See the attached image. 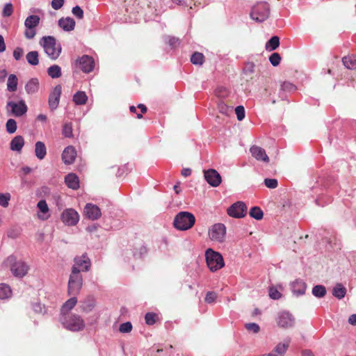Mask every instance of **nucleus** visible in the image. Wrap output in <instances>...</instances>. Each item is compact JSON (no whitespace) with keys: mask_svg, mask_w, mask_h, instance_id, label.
I'll list each match as a JSON object with an SVG mask.
<instances>
[{"mask_svg":"<svg viewBox=\"0 0 356 356\" xmlns=\"http://www.w3.org/2000/svg\"><path fill=\"white\" fill-rule=\"evenodd\" d=\"M3 265L8 268L15 277L22 278L26 276L30 269L28 264L15 254L8 256L3 261Z\"/></svg>","mask_w":356,"mask_h":356,"instance_id":"f257e3e1","label":"nucleus"},{"mask_svg":"<svg viewBox=\"0 0 356 356\" xmlns=\"http://www.w3.org/2000/svg\"><path fill=\"white\" fill-rule=\"evenodd\" d=\"M60 322L65 329L72 332L81 331L86 325L81 316L76 314L60 316Z\"/></svg>","mask_w":356,"mask_h":356,"instance_id":"f03ea898","label":"nucleus"},{"mask_svg":"<svg viewBox=\"0 0 356 356\" xmlns=\"http://www.w3.org/2000/svg\"><path fill=\"white\" fill-rule=\"evenodd\" d=\"M46 54L51 59L56 60L61 53V46L53 36H44L40 41Z\"/></svg>","mask_w":356,"mask_h":356,"instance_id":"7ed1b4c3","label":"nucleus"},{"mask_svg":"<svg viewBox=\"0 0 356 356\" xmlns=\"http://www.w3.org/2000/svg\"><path fill=\"white\" fill-rule=\"evenodd\" d=\"M270 8L265 1L257 2L251 8L250 18L257 23L266 21L270 16Z\"/></svg>","mask_w":356,"mask_h":356,"instance_id":"20e7f679","label":"nucleus"},{"mask_svg":"<svg viewBox=\"0 0 356 356\" xmlns=\"http://www.w3.org/2000/svg\"><path fill=\"white\" fill-rule=\"evenodd\" d=\"M195 222V218L192 213L180 211L175 216L173 225L178 230L186 231L191 229Z\"/></svg>","mask_w":356,"mask_h":356,"instance_id":"39448f33","label":"nucleus"},{"mask_svg":"<svg viewBox=\"0 0 356 356\" xmlns=\"http://www.w3.org/2000/svg\"><path fill=\"white\" fill-rule=\"evenodd\" d=\"M205 257L209 268L215 272L225 266L222 256L212 249H208L205 252Z\"/></svg>","mask_w":356,"mask_h":356,"instance_id":"423d86ee","label":"nucleus"},{"mask_svg":"<svg viewBox=\"0 0 356 356\" xmlns=\"http://www.w3.org/2000/svg\"><path fill=\"white\" fill-rule=\"evenodd\" d=\"M83 286V277L81 273L75 271V268H72L68 281V294L76 296L79 293Z\"/></svg>","mask_w":356,"mask_h":356,"instance_id":"0eeeda50","label":"nucleus"},{"mask_svg":"<svg viewBox=\"0 0 356 356\" xmlns=\"http://www.w3.org/2000/svg\"><path fill=\"white\" fill-rule=\"evenodd\" d=\"M6 109L8 112L15 117H22L28 111V107L24 100L17 102L9 101L6 104Z\"/></svg>","mask_w":356,"mask_h":356,"instance_id":"6e6552de","label":"nucleus"},{"mask_svg":"<svg viewBox=\"0 0 356 356\" xmlns=\"http://www.w3.org/2000/svg\"><path fill=\"white\" fill-rule=\"evenodd\" d=\"M40 17L38 15H32L26 17L24 22L26 30L24 35L27 39H33L35 34V28L40 23Z\"/></svg>","mask_w":356,"mask_h":356,"instance_id":"1a4fd4ad","label":"nucleus"},{"mask_svg":"<svg viewBox=\"0 0 356 356\" xmlns=\"http://www.w3.org/2000/svg\"><path fill=\"white\" fill-rule=\"evenodd\" d=\"M226 227L222 223H216L209 229V236L211 241L222 242L225 238Z\"/></svg>","mask_w":356,"mask_h":356,"instance_id":"9d476101","label":"nucleus"},{"mask_svg":"<svg viewBox=\"0 0 356 356\" xmlns=\"http://www.w3.org/2000/svg\"><path fill=\"white\" fill-rule=\"evenodd\" d=\"M91 261L86 253L81 256H76L74 259V264L72 268H75V271L87 272L90 269Z\"/></svg>","mask_w":356,"mask_h":356,"instance_id":"9b49d317","label":"nucleus"},{"mask_svg":"<svg viewBox=\"0 0 356 356\" xmlns=\"http://www.w3.org/2000/svg\"><path fill=\"white\" fill-rule=\"evenodd\" d=\"M75 65L83 72L89 73L95 68V60L92 57L83 55L76 60Z\"/></svg>","mask_w":356,"mask_h":356,"instance_id":"f8f14e48","label":"nucleus"},{"mask_svg":"<svg viewBox=\"0 0 356 356\" xmlns=\"http://www.w3.org/2000/svg\"><path fill=\"white\" fill-rule=\"evenodd\" d=\"M247 213V207L243 202H236L227 209V214L233 218H241Z\"/></svg>","mask_w":356,"mask_h":356,"instance_id":"ddd939ff","label":"nucleus"},{"mask_svg":"<svg viewBox=\"0 0 356 356\" xmlns=\"http://www.w3.org/2000/svg\"><path fill=\"white\" fill-rule=\"evenodd\" d=\"M277 325L282 328H289L294 325L295 318L293 316L286 311L280 312L276 318Z\"/></svg>","mask_w":356,"mask_h":356,"instance_id":"4468645a","label":"nucleus"},{"mask_svg":"<svg viewBox=\"0 0 356 356\" xmlns=\"http://www.w3.org/2000/svg\"><path fill=\"white\" fill-rule=\"evenodd\" d=\"M62 221L68 226L76 225L79 220V215L73 209H67L61 214Z\"/></svg>","mask_w":356,"mask_h":356,"instance_id":"2eb2a0df","label":"nucleus"},{"mask_svg":"<svg viewBox=\"0 0 356 356\" xmlns=\"http://www.w3.org/2000/svg\"><path fill=\"white\" fill-rule=\"evenodd\" d=\"M61 92L62 87L60 85L56 86L50 92L48 99V104L51 111H55L58 108Z\"/></svg>","mask_w":356,"mask_h":356,"instance_id":"dca6fc26","label":"nucleus"},{"mask_svg":"<svg viewBox=\"0 0 356 356\" xmlns=\"http://www.w3.org/2000/svg\"><path fill=\"white\" fill-rule=\"evenodd\" d=\"M204 177L207 183L213 187L218 186L222 181L220 174L214 169L204 170Z\"/></svg>","mask_w":356,"mask_h":356,"instance_id":"f3484780","label":"nucleus"},{"mask_svg":"<svg viewBox=\"0 0 356 356\" xmlns=\"http://www.w3.org/2000/svg\"><path fill=\"white\" fill-rule=\"evenodd\" d=\"M85 216L91 220H97L101 216L100 209L91 203H88L84 208Z\"/></svg>","mask_w":356,"mask_h":356,"instance_id":"a211bd4d","label":"nucleus"},{"mask_svg":"<svg viewBox=\"0 0 356 356\" xmlns=\"http://www.w3.org/2000/svg\"><path fill=\"white\" fill-rule=\"evenodd\" d=\"M291 288L293 295L300 296L305 293L307 285L303 280L298 279L291 284Z\"/></svg>","mask_w":356,"mask_h":356,"instance_id":"6ab92c4d","label":"nucleus"},{"mask_svg":"<svg viewBox=\"0 0 356 356\" xmlns=\"http://www.w3.org/2000/svg\"><path fill=\"white\" fill-rule=\"evenodd\" d=\"M250 151L252 156L257 161H261L266 163L269 161V158L266 154L265 149L261 147L254 145L250 147Z\"/></svg>","mask_w":356,"mask_h":356,"instance_id":"aec40b11","label":"nucleus"},{"mask_svg":"<svg viewBox=\"0 0 356 356\" xmlns=\"http://www.w3.org/2000/svg\"><path fill=\"white\" fill-rule=\"evenodd\" d=\"M76 152L72 146L65 147L62 153V159L65 164H72L76 158Z\"/></svg>","mask_w":356,"mask_h":356,"instance_id":"412c9836","label":"nucleus"},{"mask_svg":"<svg viewBox=\"0 0 356 356\" xmlns=\"http://www.w3.org/2000/svg\"><path fill=\"white\" fill-rule=\"evenodd\" d=\"M95 306V300L92 296H88L80 302V308L83 312H91Z\"/></svg>","mask_w":356,"mask_h":356,"instance_id":"4be33fe9","label":"nucleus"},{"mask_svg":"<svg viewBox=\"0 0 356 356\" xmlns=\"http://www.w3.org/2000/svg\"><path fill=\"white\" fill-rule=\"evenodd\" d=\"M77 303V298L74 296L71 298L68 299L62 306L60 309V315H68L70 314V311L75 307Z\"/></svg>","mask_w":356,"mask_h":356,"instance_id":"5701e85b","label":"nucleus"},{"mask_svg":"<svg viewBox=\"0 0 356 356\" xmlns=\"http://www.w3.org/2000/svg\"><path fill=\"white\" fill-rule=\"evenodd\" d=\"M65 182L68 188L76 190L79 188V179L74 173H70L65 177Z\"/></svg>","mask_w":356,"mask_h":356,"instance_id":"b1692460","label":"nucleus"},{"mask_svg":"<svg viewBox=\"0 0 356 356\" xmlns=\"http://www.w3.org/2000/svg\"><path fill=\"white\" fill-rule=\"evenodd\" d=\"M39 88L40 83L37 78L31 79L25 85V90L29 95H33L38 92Z\"/></svg>","mask_w":356,"mask_h":356,"instance_id":"393cba45","label":"nucleus"},{"mask_svg":"<svg viewBox=\"0 0 356 356\" xmlns=\"http://www.w3.org/2000/svg\"><path fill=\"white\" fill-rule=\"evenodd\" d=\"M58 25L65 31H71L75 27V21L72 17H67L58 20Z\"/></svg>","mask_w":356,"mask_h":356,"instance_id":"a878e982","label":"nucleus"},{"mask_svg":"<svg viewBox=\"0 0 356 356\" xmlns=\"http://www.w3.org/2000/svg\"><path fill=\"white\" fill-rule=\"evenodd\" d=\"M24 145V140L22 136H17L12 139L10 143V148L13 151L20 152Z\"/></svg>","mask_w":356,"mask_h":356,"instance_id":"bb28decb","label":"nucleus"},{"mask_svg":"<svg viewBox=\"0 0 356 356\" xmlns=\"http://www.w3.org/2000/svg\"><path fill=\"white\" fill-rule=\"evenodd\" d=\"M35 156L40 160H42L44 159L47 154V148L43 142L38 141L35 143Z\"/></svg>","mask_w":356,"mask_h":356,"instance_id":"cd10ccee","label":"nucleus"},{"mask_svg":"<svg viewBox=\"0 0 356 356\" xmlns=\"http://www.w3.org/2000/svg\"><path fill=\"white\" fill-rule=\"evenodd\" d=\"M37 207L42 214L38 213V218L42 220H47L49 218L47 213L49 211V207L45 200H41L38 202Z\"/></svg>","mask_w":356,"mask_h":356,"instance_id":"c85d7f7f","label":"nucleus"},{"mask_svg":"<svg viewBox=\"0 0 356 356\" xmlns=\"http://www.w3.org/2000/svg\"><path fill=\"white\" fill-rule=\"evenodd\" d=\"M291 339H286L284 342L278 343L274 348L273 351L277 353V356H283L289 348Z\"/></svg>","mask_w":356,"mask_h":356,"instance_id":"c756f323","label":"nucleus"},{"mask_svg":"<svg viewBox=\"0 0 356 356\" xmlns=\"http://www.w3.org/2000/svg\"><path fill=\"white\" fill-rule=\"evenodd\" d=\"M346 291V287H344L341 284L338 283L332 289V295L340 300L345 297Z\"/></svg>","mask_w":356,"mask_h":356,"instance_id":"7c9ffc66","label":"nucleus"},{"mask_svg":"<svg viewBox=\"0 0 356 356\" xmlns=\"http://www.w3.org/2000/svg\"><path fill=\"white\" fill-rule=\"evenodd\" d=\"M18 79L15 74H10L8 78L7 90L9 92H15L17 88Z\"/></svg>","mask_w":356,"mask_h":356,"instance_id":"2f4dec72","label":"nucleus"},{"mask_svg":"<svg viewBox=\"0 0 356 356\" xmlns=\"http://www.w3.org/2000/svg\"><path fill=\"white\" fill-rule=\"evenodd\" d=\"M28 63L31 65L35 66L39 63V54L37 51H31L26 56Z\"/></svg>","mask_w":356,"mask_h":356,"instance_id":"473e14b6","label":"nucleus"},{"mask_svg":"<svg viewBox=\"0 0 356 356\" xmlns=\"http://www.w3.org/2000/svg\"><path fill=\"white\" fill-rule=\"evenodd\" d=\"M344 66L350 70L356 69V56L354 55L345 56L343 58Z\"/></svg>","mask_w":356,"mask_h":356,"instance_id":"72a5a7b5","label":"nucleus"},{"mask_svg":"<svg viewBox=\"0 0 356 356\" xmlns=\"http://www.w3.org/2000/svg\"><path fill=\"white\" fill-rule=\"evenodd\" d=\"M48 75L52 79H57L61 76V68L58 65H53L47 70Z\"/></svg>","mask_w":356,"mask_h":356,"instance_id":"f704fd0d","label":"nucleus"},{"mask_svg":"<svg viewBox=\"0 0 356 356\" xmlns=\"http://www.w3.org/2000/svg\"><path fill=\"white\" fill-rule=\"evenodd\" d=\"M88 97L84 92L79 91L73 96V101L76 105L85 104L87 102Z\"/></svg>","mask_w":356,"mask_h":356,"instance_id":"c9c22d12","label":"nucleus"},{"mask_svg":"<svg viewBox=\"0 0 356 356\" xmlns=\"http://www.w3.org/2000/svg\"><path fill=\"white\" fill-rule=\"evenodd\" d=\"M280 45V38L278 36H273L266 44V49L272 51L276 49Z\"/></svg>","mask_w":356,"mask_h":356,"instance_id":"e433bc0d","label":"nucleus"},{"mask_svg":"<svg viewBox=\"0 0 356 356\" xmlns=\"http://www.w3.org/2000/svg\"><path fill=\"white\" fill-rule=\"evenodd\" d=\"M147 253V248L140 243L133 249V256L136 259L142 258Z\"/></svg>","mask_w":356,"mask_h":356,"instance_id":"4c0bfd02","label":"nucleus"},{"mask_svg":"<svg viewBox=\"0 0 356 356\" xmlns=\"http://www.w3.org/2000/svg\"><path fill=\"white\" fill-rule=\"evenodd\" d=\"M12 291L10 286L6 284H0V299H6L11 296Z\"/></svg>","mask_w":356,"mask_h":356,"instance_id":"58836bf2","label":"nucleus"},{"mask_svg":"<svg viewBox=\"0 0 356 356\" xmlns=\"http://www.w3.org/2000/svg\"><path fill=\"white\" fill-rule=\"evenodd\" d=\"M279 289L282 290V287L281 286H271L269 287V296L271 299L278 300L282 297V293Z\"/></svg>","mask_w":356,"mask_h":356,"instance_id":"ea45409f","label":"nucleus"},{"mask_svg":"<svg viewBox=\"0 0 356 356\" xmlns=\"http://www.w3.org/2000/svg\"><path fill=\"white\" fill-rule=\"evenodd\" d=\"M312 294L316 298H323L326 294V289L323 285H316L312 289Z\"/></svg>","mask_w":356,"mask_h":356,"instance_id":"a19ab883","label":"nucleus"},{"mask_svg":"<svg viewBox=\"0 0 356 356\" xmlns=\"http://www.w3.org/2000/svg\"><path fill=\"white\" fill-rule=\"evenodd\" d=\"M6 234L8 238L16 239L21 234V228L16 226L11 227L8 229Z\"/></svg>","mask_w":356,"mask_h":356,"instance_id":"79ce46f5","label":"nucleus"},{"mask_svg":"<svg viewBox=\"0 0 356 356\" xmlns=\"http://www.w3.org/2000/svg\"><path fill=\"white\" fill-rule=\"evenodd\" d=\"M204 60V56L203 54L200 52H195L192 54L191 61L194 65H202Z\"/></svg>","mask_w":356,"mask_h":356,"instance_id":"37998d69","label":"nucleus"},{"mask_svg":"<svg viewBox=\"0 0 356 356\" xmlns=\"http://www.w3.org/2000/svg\"><path fill=\"white\" fill-rule=\"evenodd\" d=\"M250 216L256 219V220H261L263 218L264 213L262 210L258 207H252L249 212Z\"/></svg>","mask_w":356,"mask_h":356,"instance_id":"c03bdc74","label":"nucleus"},{"mask_svg":"<svg viewBox=\"0 0 356 356\" xmlns=\"http://www.w3.org/2000/svg\"><path fill=\"white\" fill-rule=\"evenodd\" d=\"M17 122L14 119H8L6 123V131L8 134H14L17 130Z\"/></svg>","mask_w":356,"mask_h":356,"instance_id":"a18cd8bd","label":"nucleus"},{"mask_svg":"<svg viewBox=\"0 0 356 356\" xmlns=\"http://www.w3.org/2000/svg\"><path fill=\"white\" fill-rule=\"evenodd\" d=\"M11 195L9 193H0V206L7 208L9 205Z\"/></svg>","mask_w":356,"mask_h":356,"instance_id":"49530a36","label":"nucleus"},{"mask_svg":"<svg viewBox=\"0 0 356 356\" xmlns=\"http://www.w3.org/2000/svg\"><path fill=\"white\" fill-rule=\"evenodd\" d=\"M129 172V169L127 165H124L118 167V171L115 173L116 177L121 178L124 175H127Z\"/></svg>","mask_w":356,"mask_h":356,"instance_id":"de8ad7c7","label":"nucleus"},{"mask_svg":"<svg viewBox=\"0 0 356 356\" xmlns=\"http://www.w3.org/2000/svg\"><path fill=\"white\" fill-rule=\"evenodd\" d=\"M247 330L254 334L258 333L260 330V327L257 323H249L245 325Z\"/></svg>","mask_w":356,"mask_h":356,"instance_id":"09e8293b","label":"nucleus"},{"mask_svg":"<svg viewBox=\"0 0 356 356\" xmlns=\"http://www.w3.org/2000/svg\"><path fill=\"white\" fill-rule=\"evenodd\" d=\"M63 135L66 138H70L72 136V127L70 123L65 124L62 130Z\"/></svg>","mask_w":356,"mask_h":356,"instance_id":"8fccbe9b","label":"nucleus"},{"mask_svg":"<svg viewBox=\"0 0 356 356\" xmlns=\"http://www.w3.org/2000/svg\"><path fill=\"white\" fill-rule=\"evenodd\" d=\"M156 318L157 316L154 313H147L145 316V323L149 325H154L156 323Z\"/></svg>","mask_w":356,"mask_h":356,"instance_id":"3c124183","label":"nucleus"},{"mask_svg":"<svg viewBox=\"0 0 356 356\" xmlns=\"http://www.w3.org/2000/svg\"><path fill=\"white\" fill-rule=\"evenodd\" d=\"M269 60L273 66H277L280 63L281 56L278 53H273L269 57Z\"/></svg>","mask_w":356,"mask_h":356,"instance_id":"603ef678","label":"nucleus"},{"mask_svg":"<svg viewBox=\"0 0 356 356\" xmlns=\"http://www.w3.org/2000/svg\"><path fill=\"white\" fill-rule=\"evenodd\" d=\"M13 7L12 3H6L2 10V15L3 17H10L13 14Z\"/></svg>","mask_w":356,"mask_h":356,"instance_id":"864d4df0","label":"nucleus"},{"mask_svg":"<svg viewBox=\"0 0 356 356\" xmlns=\"http://www.w3.org/2000/svg\"><path fill=\"white\" fill-rule=\"evenodd\" d=\"M132 330V324L130 322L123 323L120 325L119 331L121 333H129Z\"/></svg>","mask_w":356,"mask_h":356,"instance_id":"5fc2aeb1","label":"nucleus"},{"mask_svg":"<svg viewBox=\"0 0 356 356\" xmlns=\"http://www.w3.org/2000/svg\"><path fill=\"white\" fill-rule=\"evenodd\" d=\"M264 184L267 188L273 189L277 186L278 182L275 179L266 178L264 179Z\"/></svg>","mask_w":356,"mask_h":356,"instance_id":"6e6d98bb","label":"nucleus"},{"mask_svg":"<svg viewBox=\"0 0 356 356\" xmlns=\"http://www.w3.org/2000/svg\"><path fill=\"white\" fill-rule=\"evenodd\" d=\"M235 113L237 116V119L241 121L245 118V108L243 106H238L235 108Z\"/></svg>","mask_w":356,"mask_h":356,"instance_id":"4d7b16f0","label":"nucleus"},{"mask_svg":"<svg viewBox=\"0 0 356 356\" xmlns=\"http://www.w3.org/2000/svg\"><path fill=\"white\" fill-rule=\"evenodd\" d=\"M216 298H217V295L215 292L209 291L207 293L204 300H205L206 302L211 304V303H213L215 302V300H216Z\"/></svg>","mask_w":356,"mask_h":356,"instance_id":"13d9d810","label":"nucleus"},{"mask_svg":"<svg viewBox=\"0 0 356 356\" xmlns=\"http://www.w3.org/2000/svg\"><path fill=\"white\" fill-rule=\"evenodd\" d=\"M296 87L290 82H284L281 85V90L283 91L291 92L295 90Z\"/></svg>","mask_w":356,"mask_h":356,"instance_id":"bf43d9fd","label":"nucleus"},{"mask_svg":"<svg viewBox=\"0 0 356 356\" xmlns=\"http://www.w3.org/2000/svg\"><path fill=\"white\" fill-rule=\"evenodd\" d=\"M72 14L79 19L83 17V11L81 8L79 6H74L72 10Z\"/></svg>","mask_w":356,"mask_h":356,"instance_id":"052dcab7","label":"nucleus"},{"mask_svg":"<svg viewBox=\"0 0 356 356\" xmlns=\"http://www.w3.org/2000/svg\"><path fill=\"white\" fill-rule=\"evenodd\" d=\"M218 108H219L220 113H222L223 114H226V115H227L233 109L232 107H229V106H227L223 102H220L218 104Z\"/></svg>","mask_w":356,"mask_h":356,"instance_id":"680f3d73","label":"nucleus"},{"mask_svg":"<svg viewBox=\"0 0 356 356\" xmlns=\"http://www.w3.org/2000/svg\"><path fill=\"white\" fill-rule=\"evenodd\" d=\"M254 64L252 62H248L245 64L243 72L246 74H250L254 71Z\"/></svg>","mask_w":356,"mask_h":356,"instance_id":"e2e57ef3","label":"nucleus"},{"mask_svg":"<svg viewBox=\"0 0 356 356\" xmlns=\"http://www.w3.org/2000/svg\"><path fill=\"white\" fill-rule=\"evenodd\" d=\"M24 54V50L21 47H16L13 51V57L16 60H19Z\"/></svg>","mask_w":356,"mask_h":356,"instance_id":"0e129e2a","label":"nucleus"},{"mask_svg":"<svg viewBox=\"0 0 356 356\" xmlns=\"http://www.w3.org/2000/svg\"><path fill=\"white\" fill-rule=\"evenodd\" d=\"M64 2L65 0H52L51 5L54 10H58L63 7Z\"/></svg>","mask_w":356,"mask_h":356,"instance_id":"69168bd1","label":"nucleus"},{"mask_svg":"<svg viewBox=\"0 0 356 356\" xmlns=\"http://www.w3.org/2000/svg\"><path fill=\"white\" fill-rule=\"evenodd\" d=\"M179 39L175 37L170 38L168 41L169 44L172 47H176V45L179 44Z\"/></svg>","mask_w":356,"mask_h":356,"instance_id":"338daca9","label":"nucleus"},{"mask_svg":"<svg viewBox=\"0 0 356 356\" xmlns=\"http://www.w3.org/2000/svg\"><path fill=\"white\" fill-rule=\"evenodd\" d=\"M348 321L349 324L352 325H356V314L350 315Z\"/></svg>","mask_w":356,"mask_h":356,"instance_id":"774afa93","label":"nucleus"}]
</instances>
